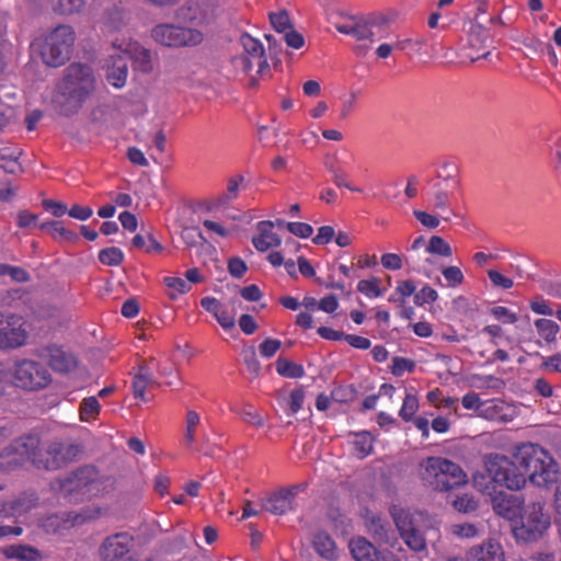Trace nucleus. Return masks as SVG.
<instances>
[{
	"label": "nucleus",
	"instance_id": "obj_47",
	"mask_svg": "<svg viewBox=\"0 0 561 561\" xmlns=\"http://www.w3.org/2000/svg\"><path fill=\"white\" fill-rule=\"evenodd\" d=\"M237 414L240 415V417L253 425V426H256V427H261L263 426V420L261 417V415L255 411V409L253 408V405L249 404V403H244L242 404V407L240 409H232Z\"/></svg>",
	"mask_w": 561,
	"mask_h": 561
},
{
	"label": "nucleus",
	"instance_id": "obj_59",
	"mask_svg": "<svg viewBox=\"0 0 561 561\" xmlns=\"http://www.w3.org/2000/svg\"><path fill=\"white\" fill-rule=\"evenodd\" d=\"M495 319L506 324H514L518 318L517 314L512 312L508 308L503 306H496L491 310Z\"/></svg>",
	"mask_w": 561,
	"mask_h": 561
},
{
	"label": "nucleus",
	"instance_id": "obj_64",
	"mask_svg": "<svg viewBox=\"0 0 561 561\" xmlns=\"http://www.w3.org/2000/svg\"><path fill=\"white\" fill-rule=\"evenodd\" d=\"M539 288L548 296L561 299V282L540 280Z\"/></svg>",
	"mask_w": 561,
	"mask_h": 561
},
{
	"label": "nucleus",
	"instance_id": "obj_57",
	"mask_svg": "<svg viewBox=\"0 0 561 561\" xmlns=\"http://www.w3.org/2000/svg\"><path fill=\"white\" fill-rule=\"evenodd\" d=\"M488 277L494 287L502 289H511L514 286V282L512 278L504 276L496 270H489Z\"/></svg>",
	"mask_w": 561,
	"mask_h": 561
},
{
	"label": "nucleus",
	"instance_id": "obj_18",
	"mask_svg": "<svg viewBox=\"0 0 561 561\" xmlns=\"http://www.w3.org/2000/svg\"><path fill=\"white\" fill-rule=\"evenodd\" d=\"M493 511L506 519H513L520 510L522 501L517 495L508 494L503 491L489 492Z\"/></svg>",
	"mask_w": 561,
	"mask_h": 561
},
{
	"label": "nucleus",
	"instance_id": "obj_16",
	"mask_svg": "<svg viewBox=\"0 0 561 561\" xmlns=\"http://www.w3.org/2000/svg\"><path fill=\"white\" fill-rule=\"evenodd\" d=\"M131 538L127 534H116L105 539L101 548V554L104 559L115 561H135L129 556Z\"/></svg>",
	"mask_w": 561,
	"mask_h": 561
},
{
	"label": "nucleus",
	"instance_id": "obj_20",
	"mask_svg": "<svg viewBox=\"0 0 561 561\" xmlns=\"http://www.w3.org/2000/svg\"><path fill=\"white\" fill-rule=\"evenodd\" d=\"M505 554L502 546L495 540H488L473 546L467 552V561H504Z\"/></svg>",
	"mask_w": 561,
	"mask_h": 561
},
{
	"label": "nucleus",
	"instance_id": "obj_3",
	"mask_svg": "<svg viewBox=\"0 0 561 561\" xmlns=\"http://www.w3.org/2000/svg\"><path fill=\"white\" fill-rule=\"evenodd\" d=\"M77 34L68 24H59L33 44L42 61L53 68L64 66L70 60Z\"/></svg>",
	"mask_w": 561,
	"mask_h": 561
},
{
	"label": "nucleus",
	"instance_id": "obj_56",
	"mask_svg": "<svg viewBox=\"0 0 561 561\" xmlns=\"http://www.w3.org/2000/svg\"><path fill=\"white\" fill-rule=\"evenodd\" d=\"M102 511L98 506H89L83 508L80 513H76L72 517V523L75 525L83 524L88 520H92L101 516Z\"/></svg>",
	"mask_w": 561,
	"mask_h": 561
},
{
	"label": "nucleus",
	"instance_id": "obj_55",
	"mask_svg": "<svg viewBox=\"0 0 561 561\" xmlns=\"http://www.w3.org/2000/svg\"><path fill=\"white\" fill-rule=\"evenodd\" d=\"M442 274L448 286L457 287L463 283L465 276L458 266H447L442 270Z\"/></svg>",
	"mask_w": 561,
	"mask_h": 561
},
{
	"label": "nucleus",
	"instance_id": "obj_22",
	"mask_svg": "<svg viewBox=\"0 0 561 561\" xmlns=\"http://www.w3.org/2000/svg\"><path fill=\"white\" fill-rule=\"evenodd\" d=\"M273 228L274 222L271 220H262L257 222L256 229L259 234L252 238V243L257 251L265 252L270 248L280 245L282 239L273 231Z\"/></svg>",
	"mask_w": 561,
	"mask_h": 561
},
{
	"label": "nucleus",
	"instance_id": "obj_42",
	"mask_svg": "<svg viewBox=\"0 0 561 561\" xmlns=\"http://www.w3.org/2000/svg\"><path fill=\"white\" fill-rule=\"evenodd\" d=\"M426 44L427 37L425 35L416 34L415 36L398 39L394 44V48L399 50L410 49L414 53H420Z\"/></svg>",
	"mask_w": 561,
	"mask_h": 561
},
{
	"label": "nucleus",
	"instance_id": "obj_62",
	"mask_svg": "<svg viewBox=\"0 0 561 561\" xmlns=\"http://www.w3.org/2000/svg\"><path fill=\"white\" fill-rule=\"evenodd\" d=\"M381 265L390 271H399L403 266V259L396 253H385L380 259Z\"/></svg>",
	"mask_w": 561,
	"mask_h": 561
},
{
	"label": "nucleus",
	"instance_id": "obj_32",
	"mask_svg": "<svg viewBox=\"0 0 561 561\" xmlns=\"http://www.w3.org/2000/svg\"><path fill=\"white\" fill-rule=\"evenodd\" d=\"M350 550L356 561H371L378 552L365 538H355L350 542Z\"/></svg>",
	"mask_w": 561,
	"mask_h": 561
},
{
	"label": "nucleus",
	"instance_id": "obj_24",
	"mask_svg": "<svg viewBox=\"0 0 561 561\" xmlns=\"http://www.w3.org/2000/svg\"><path fill=\"white\" fill-rule=\"evenodd\" d=\"M37 499L33 495L20 496L13 501L0 500V520L5 518L19 517L33 507H35Z\"/></svg>",
	"mask_w": 561,
	"mask_h": 561
},
{
	"label": "nucleus",
	"instance_id": "obj_30",
	"mask_svg": "<svg viewBox=\"0 0 561 561\" xmlns=\"http://www.w3.org/2000/svg\"><path fill=\"white\" fill-rule=\"evenodd\" d=\"M438 182L444 186L456 190L459 186V168L451 160H444L437 170Z\"/></svg>",
	"mask_w": 561,
	"mask_h": 561
},
{
	"label": "nucleus",
	"instance_id": "obj_54",
	"mask_svg": "<svg viewBox=\"0 0 561 561\" xmlns=\"http://www.w3.org/2000/svg\"><path fill=\"white\" fill-rule=\"evenodd\" d=\"M454 507L461 513H470L478 508V501L472 495L462 494L453 502Z\"/></svg>",
	"mask_w": 561,
	"mask_h": 561
},
{
	"label": "nucleus",
	"instance_id": "obj_35",
	"mask_svg": "<svg viewBox=\"0 0 561 561\" xmlns=\"http://www.w3.org/2000/svg\"><path fill=\"white\" fill-rule=\"evenodd\" d=\"M101 412V404L98 397L91 396L84 398L79 407V416L82 422L95 420Z\"/></svg>",
	"mask_w": 561,
	"mask_h": 561
},
{
	"label": "nucleus",
	"instance_id": "obj_28",
	"mask_svg": "<svg viewBox=\"0 0 561 561\" xmlns=\"http://www.w3.org/2000/svg\"><path fill=\"white\" fill-rule=\"evenodd\" d=\"M462 407L467 410H476L480 415L486 419L495 417V404L492 401L482 402L479 394L469 392L462 397Z\"/></svg>",
	"mask_w": 561,
	"mask_h": 561
},
{
	"label": "nucleus",
	"instance_id": "obj_61",
	"mask_svg": "<svg viewBox=\"0 0 561 561\" xmlns=\"http://www.w3.org/2000/svg\"><path fill=\"white\" fill-rule=\"evenodd\" d=\"M414 217L426 228L435 229L439 226V215H432L424 210H413Z\"/></svg>",
	"mask_w": 561,
	"mask_h": 561
},
{
	"label": "nucleus",
	"instance_id": "obj_40",
	"mask_svg": "<svg viewBox=\"0 0 561 561\" xmlns=\"http://www.w3.org/2000/svg\"><path fill=\"white\" fill-rule=\"evenodd\" d=\"M426 252L442 257H450L453 249L440 236H432L426 244Z\"/></svg>",
	"mask_w": 561,
	"mask_h": 561
},
{
	"label": "nucleus",
	"instance_id": "obj_49",
	"mask_svg": "<svg viewBox=\"0 0 561 561\" xmlns=\"http://www.w3.org/2000/svg\"><path fill=\"white\" fill-rule=\"evenodd\" d=\"M529 308L536 314L545 317H552L556 314V310L552 308L551 302L539 295L530 299Z\"/></svg>",
	"mask_w": 561,
	"mask_h": 561
},
{
	"label": "nucleus",
	"instance_id": "obj_26",
	"mask_svg": "<svg viewBox=\"0 0 561 561\" xmlns=\"http://www.w3.org/2000/svg\"><path fill=\"white\" fill-rule=\"evenodd\" d=\"M244 182V176L241 174H236L230 176L227 181V190L221 195H219L214 202H209L206 205V209L211 211L214 208L220 207L222 205H228L239 196V187L240 184Z\"/></svg>",
	"mask_w": 561,
	"mask_h": 561
},
{
	"label": "nucleus",
	"instance_id": "obj_19",
	"mask_svg": "<svg viewBox=\"0 0 561 561\" xmlns=\"http://www.w3.org/2000/svg\"><path fill=\"white\" fill-rule=\"evenodd\" d=\"M454 191L455 190L444 186L442 182H436L433 185V191L428 198L434 213L437 215L448 214L447 216H442L446 221L450 220V216L454 215L450 208V198Z\"/></svg>",
	"mask_w": 561,
	"mask_h": 561
},
{
	"label": "nucleus",
	"instance_id": "obj_36",
	"mask_svg": "<svg viewBox=\"0 0 561 561\" xmlns=\"http://www.w3.org/2000/svg\"><path fill=\"white\" fill-rule=\"evenodd\" d=\"M316 551L323 558L332 559L335 553V542L327 533H318L313 538Z\"/></svg>",
	"mask_w": 561,
	"mask_h": 561
},
{
	"label": "nucleus",
	"instance_id": "obj_4",
	"mask_svg": "<svg viewBox=\"0 0 561 561\" xmlns=\"http://www.w3.org/2000/svg\"><path fill=\"white\" fill-rule=\"evenodd\" d=\"M420 477L424 484L437 491H448L467 483L462 468L443 457L424 459L420 466Z\"/></svg>",
	"mask_w": 561,
	"mask_h": 561
},
{
	"label": "nucleus",
	"instance_id": "obj_31",
	"mask_svg": "<svg viewBox=\"0 0 561 561\" xmlns=\"http://www.w3.org/2000/svg\"><path fill=\"white\" fill-rule=\"evenodd\" d=\"M353 453L358 459H364L374 450V437L367 431L352 434Z\"/></svg>",
	"mask_w": 561,
	"mask_h": 561
},
{
	"label": "nucleus",
	"instance_id": "obj_23",
	"mask_svg": "<svg viewBox=\"0 0 561 561\" xmlns=\"http://www.w3.org/2000/svg\"><path fill=\"white\" fill-rule=\"evenodd\" d=\"M106 79L114 88H123L127 80L128 62L127 58L117 50L116 55L110 57Z\"/></svg>",
	"mask_w": 561,
	"mask_h": 561
},
{
	"label": "nucleus",
	"instance_id": "obj_38",
	"mask_svg": "<svg viewBox=\"0 0 561 561\" xmlns=\"http://www.w3.org/2000/svg\"><path fill=\"white\" fill-rule=\"evenodd\" d=\"M275 366L276 371L285 378H299L305 373L304 367L300 364L285 357H279L276 360Z\"/></svg>",
	"mask_w": 561,
	"mask_h": 561
},
{
	"label": "nucleus",
	"instance_id": "obj_43",
	"mask_svg": "<svg viewBox=\"0 0 561 561\" xmlns=\"http://www.w3.org/2000/svg\"><path fill=\"white\" fill-rule=\"evenodd\" d=\"M357 290L367 298H377L383 295V290L380 288V279L377 277L359 280Z\"/></svg>",
	"mask_w": 561,
	"mask_h": 561
},
{
	"label": "nucleus",
	"instance_id": "obj_63",
	"mask_svg": "<svg viewBox=\"0 0 561 561\" xmlns=\"http://www.w3.org/2000/svg\"><path fill=\"white\" fill-rule=\"evenodd\" d=\"M335 236L334 228L331 226H322L318 229V233L313 237L314 244H328Z\"/></svg>",
	"mask_w": 561,
	"mask_h": 561
},
{
	"label": "nucleus",
	"instance_id": "obj_44",
	"mask_svg": "<svg viewBox=\"0 0 561 561\" xmlns=\"http://www.w3.org/2000/svg\"><path fill=\"white\" fill-rule=\"evenodd\" d=\"M99 261L107 266H118L124 261V253L116 247L106 248L99 252Z\"/></svg>",
	"mask_w": 561,
	"mask_h": 561
},
{
	"label": "nucleus",
	"instance_id": "obj_5",
	"mask_svg": "<svg viewBox=\"0 0 561 561\" xmlns=\"http://www.w3.org/2000/svg\"><path fill=\"white\" fill-rule=\"evenodd\" d=\"M62 496L80 502L96 496L101 491L99 473L93 467H82L59 480Z\"/></svg>",
	"mask_w": 561,
	"mask_h": 561
},
{
	"label": "nucleus",
	"instance_id": "obj_41",
	"mask_svg": "<svg viewBox=\"0 0 561 561\" xmlns=\"http://www.w3.org/2000/svg\"><path fill=\"white\" fill-rule=\"evenodd\" d=\"M131 243L137 249H144L147 253H160L163 250L162 244L153 238L151 233H148L146 236L144 234H136Z\"/></svg>",
	"mask_w": 561,
	"mask_h": 561
},
{
	"label": "nucleus",
	"instance_id": "obj_58",
	"mask_svg": "<svg viewBox=\"0 0 561 561\" xmlns=\"http://www.w3.org/2000/svg\"><path fill=\"white\" fill-rule=\"evenodd\" d=\"M415 367L413 360L403 358V357H394L391 366V373L394 376H402L407 371H412Z\"/></svg>",
	"mask_w": 561,
	"mask_h": 561
},
{
	"label": "nucleus",
	"instance_id": "obj_45",
	"mask_svg": "<svg viewBox=\"0 0 561 561\" xmlns=\"http://www.w3.org/2000/svg\"><path fill=\"white\" fill-rule=\"evenodd\" d=\"M49 233L57 241L66 240L68 242L75 243L79 239L75 231L67 229L62 221L59 220H53Z\"/></svg>",
	"mask_w": 561,
	"mask_h": 561
},
{
	"label": "nucleus",
	"instance_id": "obj_33",
	"mask_svg": "<svg viewBox=\"0 0 561 561\" xmlns=\"http://www.w3.org/2000/svg\"><path fill=\"white\" fill-rule=\"evenodd\" d=\"M49 365L56 373L69 374L77 368L78 360L73 353H53Z\"/></svg>",
	"mask_w": 561,
	"mask_h": 561
},
{
	"label": "nucleus",
	"instance_id": "obj_2",
	"mask_svg": "<svg viewBox=\"0 0 561 561\" xmlns=\"http://www.w3.org/2000/svg\"><path fill=\"white\" fill-rule=\"evenodd\" d=\"M95 90V77L90 66L73 62L67 67L53 96L55 110L62 116L76 115Z\"/></svg>",
	"mask_w": 561,
	"mask_h": 561
},
{
	"label": "nucleus",
	"instance_id": "obj_52",
	"mask_svg": "<svg viewBox=\"0 0 561 561\" xmlns=\"http://www.w3.org/2000/svg\"><path fill=\"white\" fill-rule=\"evenodd\" d=\"M419 409V400L416 396L408 393L403 400L399 415L404 421H410Z\"/></svg>",
	"mask_w": 561,
	"mask_h": 561
},
{
	"label": "nucleus",
	"instance_id": "obj_15",
	"mask_svg": "<svg viewBox=\"0 0 561 561\" xmlns=\"http://www.w3.org/2000/svg\"><path fill=\"white\" fill-rule=\"evenodd\" d=\"M112 45L113 48L119 50L127 60H133L136 70L144 73H148L152 70L151 53L149 49L140 46L138 43H118L117 39L113 41Z\"/></svg>",
	"mask_w": 561,
	"mask_h": 561
},
{
	"label": "nucleus",
	"instance_id": "obj_10",
	"mask_svg": "<svg viewBox=\"0 0 561 561\" xmlns=\"http://www.w3.org/2000/svg\"><path fill=\"white\" fill-rule=\"evenodd\" d=\"M12 379L15 387L36 391L46 388L51 381V376L44 364L24 359L15 363Z\"/></svg>",
	"mask_w": 561,
	"mask_h": 561
},
{
	"label": "nucleus",
	"instance_id": "obj_25",
	"mask_svg": "<svg viewBox=\"0 0 561 561\" xmlns=\"http://www.w3.org/2000/svg\"><path fill=\"white\" fill-rule=\"evenodd\" d=\"M298 488L280 490L270 496L264 503L263 507L265 511L275 514L283 515L293 508V501L297 493Z\"/></svg>",
	"mask_w": 561,
	"mask_h": 561
},
{
	"label": "nucleus",
	"instance_id": "obj_1",
	"mask_svg": "<svg viewBox=\"0 0 561 561\" xmlns=\"http://www.w3.org/2000/svg\"><path fill=\"white\" fill-rule=\"evenodd\" d=\"M485 469L492 482L514 491L525 486L527 477L534 485L549 489L558 483L561 474L553 457L533 443L518 446L514 460L497 454L488 456Z\"/></svg>",
	"mask_w": 561,
	"mask_h": 561
},
{
	"label": "nucleus",
	"instance_id": "obj_37",
	"mask_svg": "<svg viewBox=\"0 0 561 561\" xmlns=\"http://www.w3.org/2000/svg\"><path fill=\"white\" fill-rule=\"evenodd\" d=\"M51 9L60 15L79 13L85 5V0H51Z\"/></svg>",
	"mask_w": 561,
	"mask_h": 561
},
{
	"label": "nucleus",
	"instance_id": "obj_11",
	"mask_svg": "<svg viewBox=\"0 0 561 561\" xmlns=\"http://www.w3.org/2000/svg\"><path fill=\"white\" fill-rule=\"evenodd\" d=\"M220 13L217 0H187L178 9L176 16L190 24L208 27L217 23Z\"/></svg>",
	"mask_w": 561,
	"mask_h": 561
},
{
	"label": "nucleus",
	"instance_id": "obj_8",
	"mask_svg": "<svg viewBox=\"0 0 561 561\" xmlns=\"http://www.w3.org/2000/svg\"><path fill=\"white\" fill-rule=\"evenodd\" d=\"M152 38L167 47H194L201 45L204 33L195 27L181 26L170 23H161L151 30Z\"/></svg>",
	"mask_w": 561,
	"mask_h": 561
},
{
	"label": "nucleus",
	"instance_id": "obj_21",
	"mask_svg": "<svg viewBox=\"0 0 561 561\" xmlns=\"http://www.w3.org/2000/svg\"><path fill=\"white\" fill-rule=\"evenodd\" d=\"M537 334V345L540 347H556L560 333L559 324L548 318H539L534 321Z\"/></svg>",
	"mask_w": 561,
	"mask_h": 561
},
{
	"label": "nucleus",
	"instance_id": "obj_53",
	"mask_svg": "<svg viewBox=\"0 0 561 561\" xmlns=\"http://www.w3.org/2000/svg\"><path fill=\"white\" fill-rule=\"evenodd\" d=\"M438 298L437 291L430 285H424L419 291L414 294L413 300L416 306H423L436 301Z\"/></svg>",
	"mask_w": 561,
	"mask_h": 561
},
{
	"label": "nucleus",
	"instance_id": "obj_39",
	"mask_svg": "<svg viewBox=\"0 0 561 561\" xmlns=\"http://www.w3.org/2000/svg\"><path fill=\"white\" fill-rule=\"evenodd\" d=\"M21 151L19 149L3 148L0 150V168L8 173H15L21 169L18 161Z\"/></svg>",
	"mask_w": 561,
	"mask_h": 561
},
{
	"label": "nucleus",
	"instance_id": "obj_48",
	"mask_svg": "<svg viewBox=\"0 0 561 561\" xmlns=\"http://www.w3.org/2000/svg\"><path fill=\"white\" fill-rule=\"evenodd\" d=\"M163 283L169 289L173 290L169 294L171 299H176L178 295H182L191 290V285L180 277L168 276L164 277Z\"/></svg>",
	"mask_w": 561,
	"mask_h": 561
},
{
	"label": "nucleus",
	"instance_id": "obj_60",
	"mask_svg": "<svg viewBox=\"0 0 561 561\" xmlns=\"http://www.w3.org/2000/svg\"><path fill=\"white\" fill-rule=\"evenodd\" d=\"M287 229L294 236L302 239L309 238L313 232L312 226L307 222H288Z\"/></svg>",
	"mask_w": 561,
	"mask_h": 561
},
{
	"label": "nucleus",
	"instance_id": "obj_27",
	"mask_svg": "<svg viewBox=\"0 0 561 561\" xmlns=\"http://www.w3.org/2000/svg\"><path fill=\"white\" fill-rule=\"evenodd\" d=\"M153 364V358L150 359L148 364L139 365V371L135 375L133 379V393L135 398L141 399L142 401H147L146 398V389L148 385L151 382V365Z\"/></svg>",
	"mask_w": 561,
	"mask_h": 561
},
{
	"label": "nucleus",
	"instance_id": "obj_7",
	"mask_svg": "<svg viewBox=\"0 0 561 561\" xmlns=\"http://www.w3.org/2000/svg\"><path fill=\"white\" fill-rule=\"evenodd\" d=\"M79 448L73 444H66L59 440L39 443L38 449L33 458V466L37 469L54 471L75 460Z\"/></svg>",
	"mask_w": 561,
	"mask_h": 561
},
{
	"label": "nucleus",
	"instance_id": "obj_51",
	"mask_svg": "<svg viewBox=\"0 0 561 561\" xmlns=\"http://www.w3.org/2000/svg\"><path fill=\"white\" fill-rule=\"evenodd\" d=\"M329 171L332 174V181L337 187H345L352 192H360L359 188L354 187L348 181L347 173L342 170L340 167L331 164L329 167Z\"/></svg>",
	"mask_w": 561,
	"mask_h": 561
},
{
	"label": "nucleus",
	"instance_id": "obj_29",
	"mask_svg": "<svg viewBox=\"0 0 561 561\" xmlns=\"http://www.w3.org/2000/svg\"><path fill=\"white\" fill-rule=\"evenodd\" d=\"M8 559H16L20 561H39L42 553L38 549L28 545H11L2 550Z\"/></svg>",
	"mask_w": 561,
	"mask_h": 561
},
{
	"label": "nucleus",
	"instance_id": "obj_50",
	"mask_svg": "<svg viewBox=\"0 0 561 561\" xmlns=\"http://www.w3.org/2000/svg\"><path fill=\"white\" fill-rule=\"evenodd\" d=\"M201 423V417L197 412L190 410L186 413L185 420V443L187 446L193 445L195 442V432Z\"/></svg>",
	"mask_w": 561,
	"mask_h": 561
},
{
	"label": "nucleus",
	"instance_id": "obj_6",
	"mask_svg": "<svg viewBox=\"0 0 561 561\" xmlns=\"http://www.w3.org/2000/svg\"><path fill=\"white\" fill-rule=\"evenodd\" d=\"M242 46V53L231 58V64L237 71L249 75L256 66V73L263 77L270 71V65L265 57L263 44L251 36L249 33H242L239 38Z\"/></svg>",
	"mask_w": 561,
	"mask_h": 561
},
{
	"label": "nucleus",
	"instance_id": "obj_13",
	"mask_svg": "<svg viewBox=\"0 0 561 561\" xmlns=\"http://www.w3.org/2000/svg\"><path fill=\"white\" fill-rule=\"evenodd\" d=\"M28 336L27 322L22 316L0 311V350L23 347Z\"/></svg>",
	"mask_w": 561,
	"mask_h": 561
},
{
	"label": "nucleus",
	"instance_id": "obj_46",
	"mask_svg": "<svg viewBox=\"0 0 561 561\" xmlns=\"http://www.w3.org/2000/svg\"><path fill=\"white\" fill-rule=\"evenodd\" d=\"M268 19L273 28L278 33H286L288 30L293 27L289 14L286 10L271 12L268 14Z\"/></svg>",
	"mask_w": 561,
	"mask_h": 561
},
{
	"label": "nucleus",
	"instance_id": "obj_14",
	"mask_svg": "<svg viewBox=\"0 0 561 561\" xmlns=\"http://www.w3.org/2000/svg\"><path fill=\"white\" fill-rule=\"evenodd\" d=\"M550 526V517L543 512V504L533 503L527 506L522 516V526L517 531V536L526 541H535Z\"/></svg>",
	"mask_w": 561,
	"mask_h": 561
},
{
	"label": "nucleus",
	"instance_id": "obj_34",
	"mask_svg": "<svg viewBox=\"0 0 561 561\" xmlns=\"http://www.w3.org/2000/svg\"><path fill=\"white\" fill-rule=\"evenodd\" d=\"M381 22L377 20H368L365 22L357 21L354 27L351 30L350 35L357 41L369 39L370 43L375 41V30L380 27Z\"/></svg>",
	"mask_w": 561,
	"mask_h": 561
},
{
	"label": "nucleus",
	"instance_id": "obj_12",
	"mask_svg": "<svg viewBox=\"0 0 561 561\" xmlns=\"http://www.w3.org/2000/svg\"><path fill=\"white\" fill-rule=\"evenodd\" d=\"M393 522L407 546L413 551H422L426 547V541L417 527L422 515L411 513L399 506H392L390 510Z\"/></svg>",
	"mask_w": 561,
	"mask_h": 561
},
{
	"label": "nucleus",
	"instance_id": "obj_17",
	"mask_svg": "<svg viewBox=\"0 0 561 561\" xmlns=\"http://www.w3.org/2000/svg\"><path fill=\"white\" fill-rule=\"evenodd\" d=\"M489 41V31L482 25H473L468 34V49L466 54L471 61L481 58H488L490 55L486 42Z\"/></svg>",
	"mask_w": 561,
	"mask_h": 561
},
{
	"label": "nucleus",
	"instance_id": "obj_9",
	"mask_svg": "<svg viewBox=\"0 0 561 561\" xmlns=\"http://www.w3.org/2000/svg\"><path fill=\"white\" fill-rule=\"evenodd\" d=\"M39 447V437L37 435H24L12 440L0 453V469L12 471L21 468L26 462L33 465L35 451Z\"/></svg>",
	"mask_w": 561,
	"mask_h": 561
}]
</instances>
